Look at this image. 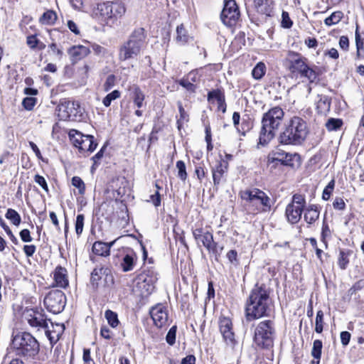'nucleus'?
<instances>
[{"mask_svg": "<svg viewBox=\"0 0 364 364\" xmlns=\"http://www.w3.org/2000/svg\"><path fill=\"white\" fill-rule=\"evenodd\" d=\"M272 300L264 285L256 284L246 302L245 314L248 321L267 316L271 311Z\"/></svg>", "mask_w": 364, "mask_h": 364, "instance_id": "f257e3e1", "label": "nucleus"}, {"mask_svg": "<svg viewBox=\"0 0 364 364\" xmlns=\"http://www.w3.org/2000/svg\"><path fill=\"white\" fill-rule=\"evenodd\" d=\"M309 134L306 122L299 117H292L279 134V142L284 145H300Z\"/></svg>", "mask_w": 364, "mask_h": 364, "instance_id": "f03ea898", "label": "nucleus"}, {"mask_svg": "<svg viewBox=\"0 0 364 364\" xmlns=\"http://www.w3.org/2000/svg\"><path fill=\"white\" fill-rule=\"evenodd\" d=\"M239 196L249 213L256 214L269 211L271 208L270 198L262 190L256 188L240 191Z\"/></svg>", "mask_w": 364, "mask_h": 364, "instance_id": "7ed1b4c3", "label": "nucleus"}, {"mask_svg": "<svg viewBox=\"0 0 364 364\" xmlns=\"http://www.w3.org/2000/svg\"><path fill=\"white\" fill-rule=\"evenodd\" d=\"M284 114L283 109L279 107H274L264 114L258 146H266L274 138V131L281 124Z\"/></svg>", "mask_w": 364, "mask_h": 364, "instance_id": "20e7f679", "label": "nucleus"}, {"mask_svg": "<svg viewBox=\"0 0 364 364\" xmlns=\"http://www.w3.org/2000/svg\"><path fill=\"white\" fill-rule=\"evenodd\" d=\"M146 35L143 28L135 29L119 49V60L126 61L140 55L146 46Z\"/></svg>", "mask_w": 364, "mask_h": 364, "instance_id": "39448f33", "label": "nucleus"}, {"mask_svg": "<svg viewBox=\"0 0 364 364\" xmlns=\"http://www.w3.org/2000/svg\"><path fill=\"white\" fill-rule=\"evenodd\" d=\"M11 348L16 355L27 358H33L40 350L36 338L28 332H18L13 335Z\"/></svg>", "mask_w": 364, "mask_h": 364, "instance_id": "423d86ee", "label": "nucleus"}, {"mask_svg": "<svg viewBox=\"0 0 364 364\" xmlns=\"http://www.w3.org/2000/svg\"><path fill=\"white\" fill-rule=\"evenodd\" d=\"M274 333V322L271 320L261 321L255 331V342L263 348H268L273 344Z\"/></svg>", "mask_w": 364, "mask_h": 364, "instance_id": "0eeeda50", "label": "nucleus"}, {"mask_svg": "<svg viewBox=\"0 0 364 364\" xmlns=\"http://www.w3.org/2000/svg\"><path fill=\"white\" fill-rule=\"evenodd\" d=\"M58 116L61 120L80 121L83 109L78 102L63 100L57 107Z\"/></svg>", "mask_w": 364, "mask_h": 364, "instance_id": "6e6552de", "label": "nucleus"}, {"mask_svg": "<svg viewBox=\"0 0 364 364\" xmlns=\"http://www.w3.org/2000/svg\"><path fill=\"white\" fill-rule=\"evenodd\" d=\"M65 295L61 290H52L44 298L47 310L54 314L60 313L65 306Z\"/></svg>", "mask_w": 364, "mask_h": 364, "instance_id": "1a4fd4ad", "label": "nucleus"}, {"mask_svg": "<svg viewBox=\"0 0 364 364\" xmlns=\"http://www.w3.org/2000/svg\"><path fill=\"white\" fill-rule=\"evenodd\" d=\"M23 318L32 328L38 330L46 328L50 321L43 310L38 308L26 309L23 312Z\"/></svg>", "mask_w": 364, "mask_h": 364, "instance_id": "9d476101", "label": "nucleus"}, {"mask_svg": "<svg viewBox=\"0 0 364 364\" xmlns=\"http://www.w3.org/2000/svg\"><path fill=\"white\" fill-rule=\"evenodd\" d=\"M239 17L240 11L235 1H226L220 15L223 23L227 26L232 27L236 24Z\"/></svg>", "mask_w": 364, "mask_h": 364, "instance_id": "9b49d317", "label": "nucleus"}, {"mask_svg": "<svg viewBox=\"0 0 364 364\" xmlns=\"http://www.w3.org/2000/svg\"><path fill=\"white\" fill-rule=\"evenodd\" d=\"M193 235L199 246L201 242L210 253H218V243L214 242L213 236L209 231L203 228H196L193 230Z\"/></svg>", "mask_w": 364, "mask_h": 364, "instance_id": "f8f14e48", "label": "nucleus"}, {"mask_svg": "<svg viewBox=\"0 0 364 364\" xmlns=\"http://www.w3.org/2000/svg\"><path fill=\"white\" fill-rule=\"evenodd\" d=\"M287 60L289 62V69L291 73H298L308 65L306 58L298 53L289 52Z\"/></svg>", "mask_w": 364, "mask_h": 364, "instance_id": "ddd939ff", "label": "nucleus"}, {"mask_svg": "<svg viewBox=\"0 0 364 364\" xmlns=\"http://www.w3.org/2000/svg\"><path fill=\"white\" fill-rule=\"evenodd\" d=\"M219 328L221 334L228 344H233L235 334L232 331L231 320L228 317H220L219 320Z\"/></svg>", "mask_w": 364, "mask_h": 364, "instance_id": "4468645a", "label": "nucleus"}, {"mask_svg": "<svg viewBox=\"0 0 364 364\" xmlns=\"http://www.w3.org/2000/svg\"><path fill=\"white\" fill-rule=\"evenodd\" d=\"M150 315L156 326L161 328L168 321V314L166 308L161 305L158 304L151 308L150 310Z\"/></svg>", "mask_w": 364, "mask_h": 364, "instance_id": "2eb2a0df", "label": "nucleus"}, {"mask_svg": "<svg viewBox=\"0 0 364 364\" xmlns=\"http://www.w3.org/2000/svg\"><path fill=\"white\" fill-rule=\"evenodd\" d=\"M65 329L63 324L53 323L50 321L48 323V327L44 328L45 333L50 343H55L60 338Z\"/></svg>", "mask_w": 364, "mask_h": 364, "instance_id": "dca6fc26", "label": "nucleus"}, {"mask_svg": "<svg viewBox=\"0 0 364 364\" xmlns=\"http://www.w3.org/2000/svg\"><path fill=\"white\" fill-rule=\"evenodd\" d=\"M303 210L304 209L299 206L294 204H288L285 211L288 222L291 224L297 223L301 218Z\"/></svg>", "mask_w": 364, "mask_h": 364, "instance_id": "f3484780", "label": "nucleus"}, {"mask_svg": "<svg viewBox=\"0 0 364 364\" xmlns=\"http://www.w3.org/2000/svg\"><path fill=\"white\" fill-rule=\"evenodd\" d=\"M90 53V48L84 46H74L68 50L71 60L75 63L87 56Z\"/></svg>", "mask_w": 364, "mask_h": 364, "instance_id": "a211bd4d", "label": "nucleus"}, {"mask_svg": "<svg viewBox=\"0 0 364 364\" xmlns=\"http://www.w3.org/2000/svg\"><path fill=\"white\" fill-rule=\"evenodd\" d=\"M53 277L57 287L66 288L68 286L69 282L65 268L58 266L54 271Z\"/></svg>", "mask_w": 364, "mask_h": 364, "instance_id": "6ab92c4d", "label": "nucleus"}, {"mask_svg": "<svg viewBox=\"0 0 364 364\" xmlns=\"http://www.w3.org/2000/svg\"><path fill=\"white\" fill-rule=\"evenodd\" d=\"M274 157L272 158V161H279L284 166H294V161L299 159L298 154H291L285 152L277 151L274 154Z\"/></svg>", "mask_w": 364, "mask_h": 364, "instance_id": "aec40b11", "label": "nucleus"}, {"mask_svg": "<svg viewBox=\"0 0 364 364\" xmlns=\"http://www.w3.org/2000/svg\"><path fill=\"white\" fill-rule=\"evenodd\" d=\"M215 99L218 103V109L223 113L226 112V103L224 94L219 90L210 91L208 94V100L210 101Z\"/></svg>", "mask_w": 364, "mask_h": 364, "instance_id": "412c9836", "label": "nucleus"}, {"mask_svg": "<svg viewBox=\"0 0 364 364\" xmlns=\"http://www.w3.org/2000/svg\"><path fill=\"white\" fill-rule=\"evenodd\" d=\"M97 144L95 141L94 136L92 135H85L83 139H81V144L77 147L80 152H92L97 147Z\"/></svg>", "mask_w": 364, "mask_h": 364, "instance_id": "4be33fe9", "label": "nucleus"}, {"mask_svg": "<svg viewBox=\"0 0 364 364\" xmlns=\"http://www.w3.org/2000/svg\"><path fill=\"white\" fill-rule=\"evenodd\" d=\"M192 37L188 34L183 24H181L176 28V41L178 44L185 45L192 40Z\"/></svg>", "mask_w": 364, "mask_h": 364, "instance_id": "5701e85b", "label": "nucleus"}, {"mask_svg": "<svg viewBox=\"0 0 364 364\" xmlns=\"http://www.w3.org/2000/svg\"><path fill=\"white\" fill-rule=\"evenodd\" d=\"M105 9L107 14H110V18H117V16H121L126 11L124 6L120 3H114L111 5L106 6Z\"/></svg>", "mask_w": 364, "mask_h": 364, "instance_id": "b1692460", "label": "nucleus"}, {"mask_svg": "<svg viewBox=\"0 0 364 364\" xmlns=\"http://www.w3.org/2000/svg\"><path fill=\"white\" fill-rule=\"evenodd\" d=\"M254 7L258 13L271 16L272 8L268 4L267 0H254Z\"/></svg>", "mask_w": 364, "mask_h": 364, "instance_id": "393cba45", "label": "nucleus"}, {"mask_svg": "<svg viewBox=\"0 0 364 364\" xmlns=\"http://www.w3.org/2000/svg\"><path fill=\"white\" fill-rule=\"evenodd\" d=\"M136 257L134 253L126 255L122 259L121 266L124 272H129L133 269L134 267Z\"/></svg>", "mask_w": 364, "mask_h": 364, "instance_id": "a878e982", "label": "nucleus"}, {"mask_svg": "<svg viewBox=\"0 0 364 364\" xmlns=\"http://www.w3.org/2000/svg\"><path fill=\"white\" fill-rule=\"evenodd\" d=\"M226 170L227 166L223 165L221 161L219 162L214 168H213V178L215 186L218 185L220 183L221 178Z\"/></svg>", "mask_w": 364, "mask_h": 364, "instance_id": "bb28decb", "label": "nucleus"}, {"mask_svg": "<svg viewBox=\"0 0 364 364\" xmlns=\"http://www.w3.org/2000/svg\"><path fill=\"white\" fill-rule=\"evenodd\" d=\"M58 16L55 11L48 10L40 17L39 21L44 25H53L57 21Z\"/></svg>", "mask_w": 364, "mask_h": 364, "instance_id": "cd10ccee", "label": "nucleus"}, {"mask_svg": "<svg viewBox=\"0 0 364 364\" xmlns=\"http://www.w3.org/2000/svg\"><path fill=\"white\" fill-rule=\"evenodd\" d=\"M92 252L95 255L102 257H107L109 255L107 243L102 241H96L93 244Z\"/></svg>", "mask_w": 364, "mask_h": 364, "instance_id": "c85d7f7f", "label": "nucleus"}, {"mask_svg": "<svg viewBox=\"0 0 364 364\" xmlns=\"http://www.w3.org/2000/svg\"><path fill=\"white\" fill-rule=\"evenodd\" d=\"M319 217V211L316 206L312 205L307 208L304 214V220L309 224L314 223Z\"/></svg>", "mask_w": 364, "mask_h": 364, "instance_id": "c756f323", "label": "nucleus"}, {"mask_svg": "<svg viewBox=\"0 0 364 364\" xmlns=\"http://www.w3.org/2000/svg\"><path fill=\"white\" fill-rule=\"evenodd\" d=\"M343 17V13L341 11H334L324 20V23L331 26L338 23Z\"/></svg>", "mask_w": 364, "mask_h": 364, "instance_id": "7c9ffc66", "label": "nucleus"}, {"mask_svg": "<svg viewBox=\"0 0 364 364\" xmlns=\"http://www.w3.org/2000/svg\"><path fill=\"white\" fill-rule=\"evenodd\" d=\"M104 274V269L95 268L91 273L90 283L93 288L96 289L98 287L99 282L101 280L102 275Z\"/></svg>", "mask_w": 364, "mask_h": 364, "instance_id": "2f4dec72", "label": "nucleus"}, {"mask_svg": "<svg viewBox=\"0 0 364 364\" xmlns=\"http://www.w3.org/2000/svg\"><path fill=\"white\" fill-rule=\"evenodd\" d=\"M68 136L72 144L77 148L80 144H81V139H83L85 135L75 129H71L68 133Z\"/></svg>", "mask_w": 364, "mask_h": 364, "instance_id": "473e14b6", "label": "nucleus"}, {"mask_svg": "<svg viewBox=\"0 0 364 364\" xmlns=\"http://www.w3.org/2000/svg\"><path fill=\"white\" fill-rule=\"evenodd\" d=\"M193 75H195V72L189 73L186 78H183L178 81L180 85L191 92H194L196 89V86L189 80V77H191Z\"/></svg>", "mask_w": 364, "mask_h": 364, "instance_id": "72a5a7b5", "label": "nucleus"}, {"mask_svg": "<svg viewBox=\"0 0 364 364\" xmlns=\"http://www.w3.org/2000/svg\"><path fill=\"white\" fill-rule=\"evenodd\" d=\"M265 73H266L265 64L262 62H259L253 68V70L252 71V77L255 80H260L264 75Z\"/></svg>", "mask_w": 364, "mask_h": 364, "instance_id": "f704fd0d", "label": "nucleus"}, {"mask_svg": "<svg viewBox=\"0 0 364 364\" xmlns=\"http://www.w3.org/2000/svg\"><path fill=\"white\" fill-rule=\"evenodd\" d=\"M5 217L9 220L11 223L16 226L19 225L21 219L18 212L12 208H9L6 211Z\"/></svg>", "mask_w": 364, "mask_h": 364, "instance_id": "c9c22d12", "label": "nucleus"}, {"mask_svg": "<svg viewBox=\"0 0 364 364\" xmlns=\"http://www.w3.org/2000/svg\"><path fill=\"white\" fill-rule=\"evenodd\" d=\"M319 100L317 102V109L321 112L328 110L330 108V99L326 95H318Z\"/></svg>", "mask_w": 364, "mask_h": 364, "instance_id": "e433bc0d", "label": "nucleus"}, {"mask_svg": "<svg viewBox=\"0 0 364 364\" xmlns=\"http://www.w3.org/2000/svg\"><path fill=\"white\" fill-rule=\"evenodd\" d=\"M105 317L107 319L108 323L112 328H115L118 326L119 319H118L117 314L115 312L108 309L105 313Z\"/></svg>", "mask_w": 364, "mask_h": 364, "instance_id": "4c0bfd02", "label": "nucleus"}, {"mask_svg": "<svg viewBox=\"0 0 364 364\" xmlns=\"http://www.w3.org/2000/svg\"><path fill=\"white\" fill-rule=\"evenodd\" d=\"M120 97L121 92L119 90H113L105 96L102 100V103L106 107H108L110 106L112 101L119 98Z\"/></svg>", "mask_w": 364, "mask_h": 364, "instance_id": "58836bf2", "label": "nucleus"}, {"mask_svg": "<svg viewBox=\"0 0 364 364\" xmlns=\"http://www.w3.org/2000/svg\"><path fill=\"white\" fill-rule=\"evenodd\" d=\"M305 78H306L309 82V84L308 85L307 91L308 94H310L311 92V87L310 86V84L316 82L317 81L318 73L313 68L309 67Z\"/></svg>", "mask_w": 364, "mask_h": 364, "instance_id": "ea45409f", "label": "nucleus"}, {"mask_svg": "<svg viewBox=\"0 0 364 364\" xmlns=\"http://www.w3.org/2000/svg\"><path fill=\"white\" fill-rule=\"evenodd\" d=\"M322 342L320 340H315L313 343V348L311 350V355L314 359H321V351H322Z\"/></svg>", "mask_w": 364, "mask_h": 364, "instance_id": "a19ab883", "label": "nucleus"}, {"mask_svg": "<svg viewBox=\"0 0 364 364\" xmlns=\"http://www.w3.org/2000/svg\"><path fill=\"white\" fill-rule=\"evenodd\" d=\"M134 102L138 108H141L144 100V95L142 91L139 88L136 87L134 90Z\"/></svg>", "mask_w": 364, "mask_h": 364, "instance_id": "79ce46f5", "label": "nucleus"}, {"mask_svg": "<svg viewBox=\"0 0 364 364\" xmlns=\"http://www.w3.org/2000/svg\"><path fill=\"white\" fill-rule=\"evenodd\" d=\"M342 124L343 122L341 119L331 118L327 121L326 127L328 131H336L338 129Z\"/></svg>", "mask_w": 364, "mask_h": 364, "instance_id": "37998d69", "label": "nucleus"}, {"mask_svg": "<svg viewBox=\"0 0 364 364\" xmlns=\"http://www.w3.org/2000/svg\"><path fill=\"white\" fill-rule=\"evenodd\" d=\"M315 331L318 333H321L323 328V312L321 310L317 311L316 317Z\"/></svg>", "mask_w": 364, "mask_h": 364, "instance_id": "c03bdc74", "label": "nucleus"}, {"mask_svg": "<svg viewBox=\"0 0 364 364\" xmlns=\"http://www.w3.org/2000/svg\"><path fill=\"white\" fill-rule=\"evenodd\" d=\"M72 185L78 188V192L80 194L82 195L85 193V186L81 178L79 176L73 177Z\"/></svg>", "mask_w": 364, "mask_h": 364, "instance_id": "a18cd8bd", "label": "nucleus"}, {"mask_svg": "<svg viewBox=\"0 0 364 364\" xmlns=\"http://www.w3.org/2000/svg\"><path fill=\"white\" fill-rule=\"evenodd\" d=\"M84 220L85 217L82 214H79L76 217L75 220V232L79 236L82 234L83 230V226H84Z\"/></svg>", "mask_w": 364, "mask_h": 364, "instance_id": "49530a36", "label": "nucleus"}, {"mask_svg": "<svg viewBox=\"0 0 364 364\" xmlns=\"http://www.w3.org/2000/svg\"><path fill=\"white\" fill-rule=\"evenodd\" d=\"M176 168H178V176L182 180L185 181L187 178V173L185 163L183 161L176 162Z\"/></svg>", "mask_w": 364, "mask_h": 364, "instance_id": "de8ad7c7", "label": "nucleus"}, {"mask_svg": "<svg viewBox=\"0 0 364 364\" xmlns=\"http://www.w3.org/2000/svg\"><path fill=\"white\" fill-rule=\"evenodd\" d=\"M290 204H294V205L299 206L301 208H304L306 200L304 197L301 194H294L292 197V201Z\"/></svg>", "mask_w": 364, "mask_h": 364, "instance_id": "09e8293b", "label": "nucleus"}, {"mask_svg": "<svg viewBox=\"0 0 364 364\" xmlns=\"http://www.w3.org/2000/svg\"><path fill=\"white\" fill-rule=\"evenodd\" d=\"M0 225L2 227V228L5 230V232L7 233L8 236L9 237L10 240L14 243H18L17 238L14 236L13 232H11L9 227L6 224L3 218L0 216Z\"/></svg>", "mask_w": 364, "mask_h": 364, "instance_id": "8fccbe9b", "label": "nucleus"}, {"mask_svg": "<svg viewBox=\"0 0 364 364\" xmlns=\"http://www.w3.org/2000/svg\"><path fill=\"white\" fill-rule=\"evenodd\" d=\"M335 186V181L332 179L326 187L324 188L322 194V198L324 200H328L330 198L331 192L333 191Z\"/></svg>", "mask_w": 364, "mask_h": 364, "instance_id": "3c124183", "label": "nucleus"}, {"mask_svg": "<svg viewBox=\"0 0 364 364\" xmlns=\"http://www.w3.org/2000/svg\"><path fill=\"white\" fill-rule=\"evenodd\" d=\"M176 334V326H173L169 329V331H168L167 335L166 336V341L169 345L173 346L175 343Z\"/></svg>", "mask_w": 364, "mask_h": 364, "instance_id": "603ef678", "label": "nucleus"}, {"mask_svg": "<svg viewBox=\"0 0 364 364\" xmlns=\"http://www.w3.org/2000/svg\"><path fill=\"white\" fill-rule=\"evenodd\" d=\"M116 77L114 75H109L107 76L106 81L103 85L104 90L105 92H108L115 85Z\"/></svg>", "mask_w": 364, "mask_h": 364, "instance_id": "864d4df0", "label": "nucleus"}, {"mask_svg": "<svg viewBox=\"0 0 364 364\" xmlns=\"http://www.w3.org/2000/svg\"><path fill=\"white\" fill-rule=\"evenodd\" d=\"M36 103V99L33 97H27L23 99L22 105L27 110H31Z\"/></svg>", "mask_w": 364, "mask_h": 364, "instance_id": "5fc2aeb1", "label": "nucleus"}, {"mask_svg": "<svg viewBox=\"0 0 364 364\" xmlns=\"http://www.w3.org/2000/svg\"><path fill=\"white\" fill-rule=\"evenodd\" d=\"M282 26L286 28L291 27L293 23L290 19L288 12L283 11L282 14Z\"/></svg>", "mask_w": 364, "mask_h": 364, "instance_id": "6e6d98bb", "label": "nucleus"}, {"mask_svg": "<svg viewBox=\"0 0 364 364\" xmlns=\"http://www.w3.org/2000/svg\"><path fill=\"white\" fill-rule=\"evenodd\" d=\"M364 289V279H361L355 282L352 287L350 288L348 292L350 295H353L356 291Z\"/></svg>", "mask_w": 364, "mask_h": 364, "instance_id": "4d7b16f0", "label": "nucleus"}, {"mask_svg": "<svg viewBox=\"0 0 364 364\" xmlns=\"http://www.w3.org/2000/svg\"><path fill=\"white\" fill-rule=\"evenodd\" d=\"M34 181L41 186L45 191L48 192L47 182L43 176L36 174L34 177Z\"/></svg>", "mask_w": 364, "mask_h": 364, "instance_id": "13d9d810", "label": "nucleus"}, {"mask_svg": "<svg viewBox=\"0 0 364 364\" xmlns=\"http://www.w3.org/2000/svg\"><path fill=\"white\" fill-rule=\"evenodd\" d=\"M82 360L84 364H95V361L91 358L90 350L89 348H84Z\"/></svg>", "mask_w": 364, "mask_h": 364, "instance_id": "bf43d9fd", "label": "nucleus"}, {"mask_svg": "<svg viewBox=\"0 0 364 364\" xmlns=\"http://www.w3.org/2000/svg\"><path fill=\"white\" fill-rule=\"evenodd\" d=\"M39 40L37 39L36 36L31 35L27 37L26 43L31 49H35L38 46Z\"/></svg>", "mask_w": 364, "mask_h": 364, "instance_id": "052dcab7", "label": "nucleus"}, {"mask_svg": "<svg viewBox=\"0 0 364 364\" xmlns=\"http://www.w3.org/2000/svg\"><path fill=\"white\" fill-rule=\"evenodd\" d=\"M20 237L23 242H30L33 240L30 231L28 229H23L20 232Z\"/></svg>", "mask_w": 364, "mask_h": 364, "instance_id": "680f3d73", "label": "nucleus"}, {"mask_svg": "<svg viewBox=\"0 0 364 364\" xmlns=\"http://www.w3.org/2000/svg\"><path fill=\"white\" fill-rule=\"evenodd\" d=\"M333 206L336 210H343L346 208V203L343 198H336L333 203Z\"/></svg>", "mask_w": 364, "mask_h": 364, "instance_id": "e2e57ef3", "label": "nucleus"}, {"mask_svg": "<svg viewBox=\"0 0 364 364\" xmlns=\"http://www.w3.org/2000/svg\"><path fill=\"white\" fill-rule=\"evenodd\" d=\"M23 252L25 255L28 257H32L36 250V247L34 245H26L23 246Z\"/></svg>", "mask_w": 364, "mask_h": 364, "instance_id": "0e129e2a", "label": "nucleus"}, {"mask_svg": "<svg viewBox=\"0 0 364 364\" xmlns=\"http://www.w3.org/2000/svg\"><path fill=\"white\" fill-rule=\"evenodd\" d=\"M351 335L348 331H342L341 333V341L343 346H346L350 340Z\"/></svg>", "mask_w": 364, "mask_h": 364, "instance_id": "69168bd1", "label": "nucleus"}, {"mask_svg": "<svg viewBox=\"0 0 364 364\" xmlns=\"http://www.w3.org/2000/svg\"><path fill=\"white\" fill-rule=\"evenodd\" d=\"M177 105H178L179 113H180V119L178 121H180V120L188 121V115L186 113V112L185 111L181 102H180V101L178 102Z\"/></svg>", "mask_w": 364, "mask_h": 364, "instance_id": "338daca9", "label": "nucleus"}, {"mask_svg": "<svg viewBox=\"0 0 364 364\" xmlns=\"http://www.w3.org/2000/svg\"><path fill=\"white\" fill-rule=\"evenodd\" d=\"M339 46L343 50H348L349 47V41L347 36H342L340 38Z\"/></svg>", "mask_w": 364, "mask_h": 364, "instance_id": "774afa93", "label": "nucleus"}]
</instances>
